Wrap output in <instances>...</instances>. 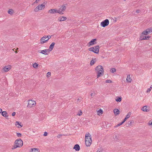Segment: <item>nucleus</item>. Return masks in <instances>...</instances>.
I'll list each match as a JSON object with an SVG mask.
<instances>
[{
    "label": "nucleus",
    "instance_id": "f257e3e1",
    "mask_svg": "<svg viewBox=\"0 0 152 152\" xmlns=\"http://www.w3.org/2000/svg\"><path fill=\"white\" fill-rule=\"evenodd\" d=\"M92 142L91 135L89 133H87L85 137V143L86 146L87 147L90 146Z\"/></svg>",
    "mask_w": 152,
    "mask_h": 152
},
{
    "label": "nucleus",
    "instance_id": "f03ea898",
    "mask_svg": "<svg viewBox=\"0 0 152 152\" xmlns=\"http://www.w3.org/2000/svg\"><path fill=\"white\" fill-rule=\"evenodd\" d=\"M95 69L97 74V78L103 75L104 70L102 66L101 65L98 66L96 67Z\"/></svg>",
    "mask_w": 152,
    "mask_h": 152
},
{
    "label": "nucleus",
    "instance_id": "7ed1b4c3",
    "mask_svg": "<svg viewBox=\"0 0 152 152\" xmlns=\"http://www.w3.org/2000/svg\"><path fill=\"white\" fill-rule=\"evenodd\" d=\"M99 45H96L94 47H91L88 48L89 51L93 52L96 53H98L99 51Z\"/></svg>",
    "mask_w": 152,
    "mask_h": 152
},
{
    "label": "nucleus",
    "instance_id": "20e7f679",
    "mask_svg": "<svg viewBox=\"0 0 152 152\" xmlns=\"http://www.w3.org/2000/svg\"><path fill=\"white\" fill-rule=\"evenodd\" d=\"M15 144L18 146V148L21 147L23 145L22 140L20 139L16 140L15 142Z\"/></svg>",
    "mask_w": 152,
    "mask_h": 152
},
{
    "label": "nucleus",
    "instance_id": "39448f33",
    "mask_svg": "<svg viewBox=\"0 0 152 152\" xmlns=\"http://www.w3.org/2000/svg\"><path fill=\"white\" fill-rule=\"evenodd\" d=\"M45 5L42 4L41 5H38L35 9H34V11L35 12H37L39 11V10H41L45 8Z\"/></svg>",
    "mask_w": 152,
    "mask_h": 152
},
{
    "label": "nucleus",
    "instance_id": "423d86ee",
    "mask_svg": "<svg viewBox=\"0 0 152 152\" xmlns=\"http://www.w3.org/2000/svg\"><path fill=\"white\" fill-rule=\"evenodd\" d=\"M109 24V20L107 19H106L101 22L100 25L101 26L104 27L107 26Z\"/></svg>",
    "mask_w": 152,
    "mask_h": 152
},
{
    "label": "nucleus",
    "instance_id": "0eeeda50",
    "mask_svg": "<svg viewBox=\"0 0 152 152\" xmlns=\"http://www.w3.org/2000/svg\"><path fill=\"white\" fill-rule=\"evenodd\" d=\"M36 103L35 101L31 100H30L28 101V106L30 107H32L35 106Z\"/></svg>",
    "mask_w": 152,
    "mask_h": 152
},
{
    "label": "nucleus",
    "instance_id": "6e6552de",
    "mask_svg": "<svg viewBox=\"0 0 152 152\" xmlns=\"http://www.w3.org/2000/svg\"><path fill=\"white\" fill-rule=\"evenodd\" d=\"M48 12L51 14H55L56 13H61L60 10H58L56 9H53L50 10Z\"/></svg>",
    "mask_w": 152,
    "mask_h": 152
},
{
    "label": "nucleus",
    "instance_id": "1a4fd4ad",
    "mask_svg": "<svg viewBox=\"0 0 152 152\" xmlns=\"http://www.w3.org/2000/svg\"><path fill=\"white\" fill-rule=\"evenodd\" d=\"M48 41V39L46 38V36H43L41 39L40 43L41 44H43Z\"/></svg>",
    "mask_w": 152,
    "mask_h": 152
},
{
    "label": "nucleus",
    "instance_id": "9d476101",
    "mask_svg": "<svg viewBox=\"0 0 152 152\" xmlns=\"http://www.w3.org/2000/svg\"><path fill=\"white\" fill-rule=\"evenodd\" d=\"M38 52L43 54L47 55L48 54L47 53L48 52L49 53L50 52L48 49H46L42 50H39Z\"/></svg>",
    "mask_w": 152,
    "mask_h": 152
},
{
    "label": "nucleus",
    "instance_id": "9b49d317",
    "mask_svg": "<svg viewBox=\"0 0 152 152\" xmlns=\"http://www.w3.org/2000/svg\"><path fill=\"white\" fill-rule=\"evenodd\" d=\"M11 68V66L10 65H8L7 66H5L3 68L4 71L5 72L8 71Z\"/></svg>",
    "mask_w": 152,
    "mask_h": 152
},
{
    "label": "nucleus",
    "instance_id": "f8f14e48",
    "mask_svg": "<svg viewBox=\"0 0 152 152\" xmlns=\"http://www.w3.org/2000/svg\"><path fill=\"white\" fill-rule=\"evenodd\" d=\"M149 37H150L148 36H144L143 35L141 34L140 37V39L141 40L148 39Z\"/></svg>",
    "mask_w": 152,
    "mask_h": 152
},
{
    "label": "nucleus",
    "instance_id": "ddd939ff",
    "mask_svg": "<svg viewBox=\"0 0 152 152\" xmlns=\"http://www.w3.org/2000/svg\"><path fill=\"white\" fill-rule=\"evenodd\" d=\"M66 7L65 6L63 5L58 10H60V11L61 12V13H59L60 14L62 15L64 13L62 12H64L66 9Z\"/></svg>",
    "mask_w": 152,
    "mask_h": 152
},
{
    "label": "nucleus",
    "instance_id": "4468645a",
    "mask_svg": "<svg viewBox=\"0 0 152 152\" xmlns=\"http://www.w3.org/2000/svg\"><path fill=\"white\" fill-rule=\"evenodd\" d=\"M96 39H93L92 40H91L90 41V42L89 43V46L93 45L96 44Z\"/></svg>",
    "mask_w": 152,
    "mask_h": 152
},
{
    "label": "nucleus",
    "instance_id": "2eb2a0df",
    "mask_svg": "<svg viewBox=\"0 0 152 152\" xmlns=\"http://www.w3.org/2000/svg\"><path fill=\"white\" fill-rule=\"evenodd\" d=\"M55 44V43L54 42H53L50 45L49 47V49H48V50L49 52L53 50V49L54 48V46Z\"/></svg>",
    "mask_w": 152,
    "mask_h": 152
},
{
    "label": "nucleus",
    "instance_id": "dca6fc26",
    "mask_svg": "<svg viewBox=\"0 0 152 152\" xmlns=\"http://www.w3.org/2000/svg\"><path fill=\"white\" fill-rule=\"evenodd\" d=\"M146 106H144L142 108V110L144 112H148L149 111V109Z\"/></svg>",
    "mask_w": 152,
    "mask_h": 152
},
{
    "label": "nucleus",
    "instance_id": "f3484780",
    "mask_svg": "<svg viewBox=\"0 0 152 152\" xmlns=\"http://www.w3.org/2000/svg\"><path fill=\"white\" fill-rule=\"evenodd\" d=\"M66 19V17L62 16L59 17L58 19V20L59 21H62L65 20Z\"/></svg>",
    "mask_w": 152,
    "mask_h": 152
},
{
    "label": "nucleus",
    "instance_id": "a211bd4d",
    "mask_svg": "<svg viewBox=\"0 0 152 152\" xmlns=\"http://www.w3.org/2000/svg\"><path fill=\"white\" fill-rule=\"evenodd\" d=\"M76 151H79L80 150V147L78 144L75 145L73 148Z\"/></svg>",
    "mask_w": 152,
    "mask_h": 152
},
{
    "label": "nucleus",
    "instance_id": "6ab92c4d",
    "mask_svg": "<svg viewBox=\"0 0 152 152\" xmlns=\"http://www.w3.org/2000/svg\"><path fill=\"white\" fill-rule=\"evenodd\" d=\"M113 112L115 115H117L119 114L120 111L118 109H115L113 110Z\"/></svg>",
    "mask_w": 152,
    "mask_h": 152
},
{
    "label": "nucleus",
    "instance_id": "aec40b11",
    "mask_svg": "<svg viewBox=\"0 0 152 152\" xmlns=\"http://www.w3.org/2000/svg\"><path fill=\"white\" fill-rule=\"evenodd\" d=\"M7 112L6 111H3L1 113L2 115L4 117H5L7 118V117L8 116V115H7Z\"/></svg>",
    "mask_w": 152,
    "mask_h": 152
},
{
    "label": "nucleus",
    "instance_id": "412c9836",
    "mask_svg": "<svg viewBox=\"0 0 152 152\" xmlns=\"http://www.w3.org/2000/svg\"><path fill=\"white\" fill-rule=\"evenodd\" d=\"M39 151L37 148H31L30 152H39Z\"/></svg>",
    "mask_w": 152,
    "mask_h": 152
},
{
    "label": "nucleus",
    "instance_id": "4be33fe9",
    "mask_svg": "<svg viewBox=\"0 0 152 152\" xmlns=\"http://www.w3.org/2000/svg\"><path fill=\"white\" fill-rule=\"evenodd\" d=\"M96 58H94V59H92L91 61L90 65L92 66L93 65L94 63L96 61Z\"/></svg>",
    "mask_w": 152,
    "mask_h": 152
},
{
    "label": "nucleus",
    "instance_id": "5701e85b",
    "mask_svg": "<svg viewBox=\"0 0 152 152\" xmlns=\"http://www.w3.org/2000/svg\"><path fill=\"white\" fill-rule=\"evenodd\" d=\"M126 81L127 82H131L132 81V79L130 77V75H128L126 78Z\"/></svg>",
    "mask_w": 152,
    "mask_h": 152
},
{
    "label": "nucleus",
    "instance_id": "b1692460",
    "mask_svg": "<svg viewBox=\"0 0 152 152\" xmlns=\"http://www.w3.org/2000/svg\"><path fill=\"white\" fill-rule=\"evenodd\" d=\"M103 113V111L102 110L100 109L97 111V114L100 115Z\"/></svg>",
    "mask_w": 152,
    "mask_h": 152
},
{
    "label": "nucleus",
    "instance_id": "393cba45",
    "mask_svg": "<svg viewBox=\"0 0 152 152\" xmlns=\"http://www.w3.org/2000/svg\"><path fill=\"white\" fill-rule=\"evenodd\" d=\"M15 125L16 126H17L18 125L20 126V127L19 126H17L18 128H21L23 126V125H21L20 124V123L18 121H16V122Z\"/></svg>",
    "mask_w": 152,
    "mask_h": 152
},
{
    "label": "nucleus",
    "instance_id": "a878e982",
    "mask_svg": "<svg viewBox=\"0 0 152 152\" xmlns=\"http://www.w3.org/2000/svg\"><path fill=\"white\" fill-rule=\"evenodd\" d=\"M149 34L148 33V31H147V30H145L142 32L141 34L142 35H147Z\"/></svg>",
    "mask_w": 152,
    "mask_h": 152
},
{
    "label": "nucleus",
    "instance_id": "bb28decb",
    "mask_svg": "<svg viewBox=\"0 0 152 152\" xmlns=\"http://www.w3.org/2000/svg\"><path fill=\"white\" fill-rule=\"evenodd\" d=\"M131 114V112H129L128 114H127V115H126V118L127 119H128V118H129L130 116V115Z\"/></svg>",
    "mask_w": 152,
    "mask_h": 152
},
{
    "label": "nucleus",
    "instance_id": "cd10ccee",
    "mask_svg": "<svg viewBox=\"0 0 152 152\" xmlns=\"http://www.w3.org/2000/svg\"><path fill=\"white\" fill-rule=\"evenodd\" d=\"M13 11L12 9H10L8 12V13L10 15H12L13 13Z\"/></svg>",
    "mask_w": 152,
    "mask_h": 152
},
{
    "label": "nucleus",
    "instance_id": "c85d7f7f",
    "mask_svg": "<svg viewBox=\"0 0 152 152\" xmlns=\"http://www.w3.org/2000/svg\"><path fill=\"white\" fill-rule=\"evenodd\" d=\"M33 66L34 68H36L38 67V64L35 63L34 64H33Z\"/></svg>",
    "mask_w": 152,
    "mask_h": 152
},
{
    "label": "nucleus",
    "instance_id": "c756f323",
    "mask_svg": "<svg viewBox=\"0 0 152 152\" xmlns=\"http://www.w3.org/2000/svg\"><path fill=\"white\" fill-rule=\"evenodd\" d=\"M115 100L117 102H120L121 100V98L118 97L117 99H116Z\"/></svg>",
    "mask_w": 152,
    "mask_h": 152
},
{
    "label": "nucleus",
    "instance_id": "7c9ffc66",
    "mask_svg": "<svg viewBox=\"0 0 152 152\" xmlns=\"http://www.w3.org/2000/svg\"><path fill=\"white\" fill-rule=\"evenodd\" d=\"M147 31H148V33L152 32V28H149L146 29Z\"/></svg>",
    "mask_w": 152,
    "mask_h": 152
},
{
    "label": "nucleus",
    "instance_id": "2f4dec72",
    "mask_svg": "<svg viewBox=\"0 0 152 152\" xmlns=\"http://www.w3.org/2000/svg\"><path fill=\"white\" fill-rule=\"evenodd\" d=\"M18 148V147L16 146V145L15 144V145L14 146H12L11 149L12 150H14V149L16 148Z\"/></svg>",
    "mask_w": 152,
    "mask_h": 152
},
{
    "label": "nucleus",
    "instance_id": "473e14b6",
    "mask_svg": "<svg viewBox=\"0 0 152 152\" xmlns=\"http://www.w3.org/2000/svg\"><path fill=\"white\" fill-rule=\"evenodd\" d=\"M105 82L106 83H112V81L110 80H106Z\"/></svg>",
    "mask_w": 152,
    "mask_h": 152
},
{
    "label": "nucleus",
    "instance_id": "72a5a7b5",
    "mask_svg": "<svg viewBox=\"0 0 152 152\" xmlns=\"http://www.w3.org/2000/svg\"><path fill=\"white\" fill-rule=\"evenodd\" d=\"M116 71V69L115 68H113L111 69V71L112 73H114Z\"/></svg>",
    "mask_w": 152,
    "mask_h": 152
},
{
    "label": "nucleus",
    "instance_id": "f704fd0d",
    "mask_svg": "<svg viewBox=\"0 0 152 152\" xmlns=\"http://www.w3.org/2000/svg\"><path fill=\"white\" fill-rule=\"evenodd\" d=\"M82 113L81 111L80 110L78 112L77 115H82Z\"/></svg>",
    "mask_w": 152,
    "mask_h": 152
},
{
    "label": "nucleus",
    "instance_id": "c9c22d12",
    "mask_svg": "<svg viewBox=\"0 0 152 152\" xmlns=\"http://www.w3.org/2000/svg\"><path fill=\"white\" fill-rule=\"evenodd\" d=\"M123 124L122 122L120 123V124H118L116 126H115V127H118V126H120V125H121Z\"/></svg>",
    "mask_w": 152,
    "mask_h": 152
},
{
    "label": "nucleus",
    "instance_id": "e433bc0d",
    "mask_svg": "<svg viewBox=\"0 0 152 152\" xmlns=\"http://www.w3.org/2000/svg\"><path fill=\"white\" fill-rule=\"evenodd\" d=\"M17 136L18 137H20L21 136V134L20 133H17Z\"/></svg>",
    "mask_w": 152,
    "mask_h": 152
},
{
    "label": "nucleus",
    "instance_id": "4c0bfd02",
    "mask_svg": "<svg viewBox=\"0 0 152 152\" xmlns=\"http://www.w3.org/2000/svg\"><path fill=\"white\" fill-rule=\"evenodd\" d=\"M51 75V73L48 72L47 73V76L48 77H49Z\"/></svg>",
    "mask_w": 152,
    "mask_h": 152
},
{
    "label": "nucleus",
    "instance_id": "58836bf2",
    "mask_svg": "<svg viewBox=\"0 0 152 152\" xmlns=\"http://www.w3.org/2000/svg\"><path fill=\"white\" fill-rule=\"evenodd\" d=\"M46 36V38H47V39L48 40L51 38V37L50 36Z\"/></svg>",
    "mask_w": 152,
    "mask_h": 152
},
{
    "label": "nucleus",
    "instance_id": "ea45409f",
    "mask_svg": "<svg viewBox=\"0 0 152 152\" xmlns=\"http://www.w3.org/2000/svg\"><path fill=\"white\" fill-rule=\"evenodd\" d=\"M134 121H132L129 124V125H132L133 124H134Z\"/></svg>",
    "mask_w": 152,
    "mask_h": 152
},
{
    "label": "nucleus",
    "instance_id": "a19ab883",
    "mask_svg": "<svg viewBox=\"0 0 152 152\" xmlns=\"http://www.w3.org/2000/svg\"><path fill=\"white\" fill-rule=\"evenodd\" d=\"M48 133L46 132H45L43 134L44 136H46L47 135Z\"/></svg>",
    "mask_w": 152,
    "mask_h": 152
},
{
    "label": "nucleus",
    "instance_id": "79ce46f5",
    "mask_svg": "<svg viewBox=\"0 0 152 152\" xmlns=\"http://www.w3.org/2000/svg\"><path fill=\"white\" fill-rule=\"evenodd\" d=\"M40 0H36V1L34 2V3H38Z\"/></svg>",
    "mask_w": 152,
    "mask_h": 152
},
{
    "label": "nucleus",
    "instance_id": "37998d69",
    "mask_svg": "<svg viewBox=\"0 0 152 152\" xmlns=\"http://www.w3.org/2000/svg\"><path fill=\"white\" fill-rule=\"evenodd\" d=\"M148 125H151L152 126V121H150L148 124Z\"/></svg>",
    "mask_w": 152,
    "mask_h": 152
},
{
    "label": "nucleus",
    "instance_id": "c03bdc74",
    "mask_svg": "<svg viewBox=\"0 0 152 152\" xmlns=\"http://www.w3.org/2000/svg\"><path fill=\"white\" fill-rule=\"evenodd\" d=\"M151 91V89H150V88H148V89L147 91V92H150Z\"/></svg>",
    "mask_w": 152,
    "mask_h": 152
},
{
    "label": "nucleus",
    "instance_id": "a18cd8bd",
    "mask_svg": "<svg viewBox=\"0 0 152 152\" xmlns=\"http://www.w3.org/2000/svg\"><path fill=\"white\" fill-rule=\"evenodd\" d=\"M127 119L125 118L124 119L123 121L122 122L124 123L126 120Z\"/></svg>",
    "mask_w": 152,
    "mask_h": 152
},
{
    "label": "nucleus",
    "instance_id": "49530a36",
    "mask_svg": "<svg viewBox=\"0 0 152 152\" xmlns=\"http://www.w3.org/2000/svg\"><path fill=\"white\" fill-rule=\"evenodd\" d=\"M140 10H137L136 11V12L137 13H139L140 12Z\"/></svg>",
    "mask_w": 152,
    "mask_h": 152
},
{
    "label": "nucleus",
    "instance_id": "de8ad7c7",
    "mask_svg": "<svg viewBox=\"0 0 152 152\" xmlns=\"http://www.w3.org/2000/svg\"><path fill=\"white\" fill-rule=\"evenodd\" d=\"M16 113L15 112H13L12 113V115L13 116H14L15 115Z\"/></svg>",
    "mask_w": 152,
    "mask_h": 152
},
{
    "label": "nucleus",
    "instance_id": "09e8293b",
    "mask_svg": "<svg viewBox=\"0 0 152 152\" xmlns=\"http://www.w3.org/2000/svg\"><path fill=\"white\" fill-rule=\"evenodd\" d=\"M2 112V109L1 108H0V113H1Z\"/></svg>",
    "mask_w": 152,
    "mask_h": 152
},
{
    "label": "nucleus",
    "instance_id": "8fccbe9b",
    "mask_svg": "<svg viewBox=\"0 0 152 152\" xmlns=\"http://www.w3.org/2000/svg\"><path fill=\"white\" fill-rule=\"evenodd\" d=\"M62 135H58L57 137H60V136H62Z\"/></svg>",
    "mask_w": 152,
    "mask_h": 152
},
{
    "label": "nucleus",
    "instance_id": "3c124183",
    "mask_svg": "<svg viewBox=\"0 0 152 152\" xmlns=\"http://www.w3.org/2000/svg\"><path fill=\"white\" fill-rule=\"evenodd\" d=\"M93 93H92L90 95H91V96H93Z\"/></svg>",
    "mask_w": 152,
    "mask_h": 152
},
{
    "label": "nucleus",
    "instance_id": "603ef678",
    "mask_svg": "<svg viewBox=\"0 0 152 152\" xmlns=\"http://www.w3.org/2000/svg\"><path fill=\"white\" fill-rule=\"evenodd\" d=\"M115 18V21H116V19H116V18Z\"/></svg>",
    "mask_w": 152,
    "mask_h": 152
},
{
    "label": "nucleus",
    "instance_id": "864d4df0",
    "mask_svg": "<svg viewBox=\"0 0 152 152\" xmlns=\"http://www.w3.org/2000/svg\"><path fill=\"white\" fill-rule=\"evenodd\" d=\"M150 88H152V85L151 86Z\"/></svg>",
    "mask_w": 152,
    "mask_h": 152
},
{
    "label": "nucleus",
    "instance_id": "5fc2aeb1",
    "mask_svg": "<svg viewBox=\"0 0 152 152\" xmlns=\"http://www.w3.org/2000/svg\"><path fill=\"white\" fill-rule=\"evenodd\" d=\"M15 52L16 53H18V52H17V51H15Z\"/></svg>",
    "mask_w": 152,
    "mask_h": 152
},
{
    "label": "nucleus",
    "instance_id": "6e6d98bb",
    "mask_svg": "<svg viewBox=\"0 0 152 152\" xmlns=\"http://www.w3.org/2000/svg\"><path fill=\"white\" fill-rule=\"evenodd\" d=\"M14 49H12V50L14 51Z\"/></svg>",
    "mask_w": 152,
    "mask_h": 152
},
{
    "label": "nucleus",
    "instance_id": "4d7b16f0",
    "mask_svg": "<svg viewBox=\"0 0 152 152\" xmlns=\"http://www.w3.org/2000/svg\"><path fill=\"white\" fill-rule=\"evenodd\" d=\"M124 1H125V0H124Z\"/></svg>",
    "mask_w": 152,
    "mask_h": 152
}]
</instances>
